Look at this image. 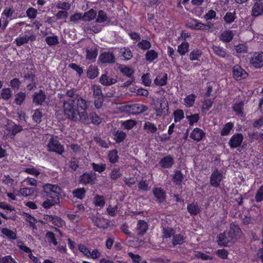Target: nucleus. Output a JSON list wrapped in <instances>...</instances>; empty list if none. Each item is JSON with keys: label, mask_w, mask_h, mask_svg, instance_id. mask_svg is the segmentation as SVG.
I'll list each match as a JSON object with an SVG mask.
<instances>
[{"label": "nucleus", "mask_w": 263, "mask_h": 263, "mask_svg": "<svg viewBox=\"0 0 263 263\" xmlns=\"http://www.w3.org/2000/svg\"><path fill=\"white\" fill-rule=\"evenodd\" d=\"M75 100L73 99H68L63 103V111L68 118L73 121H77L78 115L80 120L84 123L89 124V119L86 112L87 105L86 101L79 98L76 100L77 108H74Z\"/></svg>", "instance_id": "nucleus-1"}, {"label": "nucleus", "mask_w": 263, "mask_h": 263, "mask_svg": "<svg viewBox=\"0 0 263 263\" xmlns=\"http://www.w3.org/2000/svg\"><path fill=\"white\" fill-rule=\"evenodd\" d=\"M241 234L240 229L237 225L232 223L228 232H224L217 236L218 244L220 246H227L229 243L237 240Z\"/></svg>", "instance_id": "nucleus-2"}, {"label": "nucleus", "mask_w": 263, "mask_h": 263, "mask_svg": "<svg viewBox=\"0 0 263 263\" xmlns=\"http://www.w3.org/2000/svg\"><path fill=\"white\" fill-rule=\"evenodd\" d=\"M22 130L21 126L16 125L11 121H8L4 130V135L6 138H12Z\"/></svg>", "instance_id": "nucleus-3"}, {"label": "nucleus", "mask_w": 263, "mask_h": 263, "mask_svg": "<svg viewBox=\"0 0 263 263\" xmlns=\"http://www.w3.org/2000/svg\"><path fill=\"white\" fill-rule=\"evenodd\" d=\"M154 109L157 116H164L167 115L168 110L167 103L164 101H157L154 104Z\"/></svg>", "instance_id": "nucleus-4"}, {"label": "nucleus", "mask_w": 263, "mask_h": 263, "mask_svg": "<svg viewBox=\"0 0 263 263\" xmlns=\"http://www.w3.org/2000/svg\"><path fill=\"white\" fill-rule=\"evenodd\" d=\"M48 149L50 152L62 154L64 151L63 146L60 144L59 141L51 138L47 145Z\"/></svg>", "instance_id": "nucleus-5"}, {"label": "nucleus", "mask_w": 263, "mask_h": 263, "mask_svg": "<svg viewBox=\"0 0 263 263\" xmlns=\"http://www.w3.org/2000/svg\"><path fill=\"white\" fill-rule=\"evenodd\" d=\"M43 189L47 196H51V194H54L53 196H59L61 192L60 187L55 184H45L43 186Z\"/></svg>", "instance_id": "nucleus-6"}, {"label": "nucleus", "mask_w": 263, "mask_h": 263, "mask_svg": "<svg viewBox=\"0 0 263 263\" xmlns=\"http://www.w3.org/2000/svg\"><path fill=\"white\" fill-rule=\"evenodd\" d=\"M187 27L192 29L206 30L210 28V26L205 25L196 19H190L186 24Z\"/></svg>", "instance_id": "nucleus-7"}, {"label": "nucleus", "mask_w": 263, "mask_h": 263, "mask_svg": "<svg viewBox=\"0 0 263 263\" xmlns=\"http://www.w3.org/2000/svg\"><path fill=\"white\" fill-rule=\"evenodd\" d=\"M233 76L236 81L246 79L248 74L240 66L237 65L233 68Z\"/></svg>", "instance_id": "nucleus-8"}, {"label": "nucleus", "mask_w": 263, "mask_h": 263, "mask_svg": "<svg viewBox=\"0 0 263 263\" xmlns=\"http://www.w3.org/2000/svg\"><path fill=\"white\" fill-rule=\"evenodd\" d=\"M243 139V137L241 134H235L230 138L228 144L232 148L239 146Z\"/></svg>", "instance_id": "nucleus-9"}, {"label": "nucleus", "mask_w": 263, "mask_h": 263, "mask_svg": "<svg viewBox=\"0 0 263 263\" xmlns=\"http://www.w3.org/2000/svg\"><path fill=\"white\" fill-rule=\"evenodd\" d=\"M222 179L221 174L217 170H215L211 174L210 183L212 186L217 187L219 185Z\"/></svg>", "instance_id": "nucleus-10"}, {"label": "nucleus", "mask_w": 263, "mask_h": 263, "mask_svg": "<svg viewBox=\"0 0 263 263\" xmlns=\"http://www.w3.org/2000/svg\"><path fill=\"white\" fill-rule=\"evenodd\" d=\"M33 101L36 105H43L44 103H47L46 95L42 90L35 92L33 95Z\"/></svg>", "instance_id": "nucleus-11"}, {"label": "nucleus", "mask_w": 263, "mask_h": 263, "mask_svg": "<svg viewBox=\"0 0 263 263\" xmlns=\"http://www.w3.org/2000/svg\"><path fill=\"white\" fill-rule=\"evenodd\" d=\"M96 178L97 175L95 173H84L81 176L80 182L84 184H86L88 183L93 184L95 183Z\"/></svg>", "instance_id": "nucleus-12"}, {"label": "nucleus", "mask_w": 263, "mask_h": 263, "mask_svg": "<svg viewBox=\"0 0 263 263\" xmlns=\"http://www.w3.org/2000/svg\"><path fill=\"white\" fill-rule=\"evenodd\" d=\"M251 64L256 68L263 65V53H255L251 60Z\"/></svg>", "instance_id": "nucleus-13"}, {"label": "nucleus", "mask_w": 263, "mask_h": 263, "mask_svg": "<svg viewBox=\"0 0 263 263\" xmlns=\"http://www.w3.org/2000/svg\"><path fill=\"white\" fill-rule=\"evenodd\" d=\"M205 136V133L201 129L195 128L191 133V139L197 142L200 141Z\"/></svg>", "instance_id": "nucleus-14"}, {"label": "nucleus", "mask_w": 263, "mask_h": 263, "mask_svg": "<svg viewBox=\"0 0 263 263\" xmlns=\"http://www.w3.org/2000/svg\"><path fill=\"white\" fill-rule=\"evenodd\" d=\"M49 198L44 201L42 203V206L45 209H49L50 207L58 204L60 202L59 196H48Z\"/></svg>", "instance_id": "nucleus-15"}, {"label": "nucleus", "mask_w": 263, "mask_h": 263, "mask_svg": "<svg viewBox=\"0 0 263 263\" xmlns=\"http://www.w3.org/2000/svg\"><path fill=\"white\" fill-rule=\"evenodd\" d=\"M44 219L47 221L50 222L59 227H62L64 225V222L57 216L46 215L44 216Z\"/></svg>", "instance_id": "nucleus-16"}, {"label": "nucleus", "mask_w": 263, "mask_h": 263, "mask_svg": "<svg viewBox=\"0 0 263 263\" xmlns=\"http://www.w3.org/2000/svg\"><path fill=\"white\" fill-rule=\"evenodd\" d=\"M100 83L104 85H110L117 82V80L114 78H110L107 74H103L100 79Z\"/></svg>", "instance_id": "nucleus-17"}, {"label": "nucleus", "mask_w": 263, "mask_h": 263, "mask_svg": "<svg viewBox=\"0 0 263 263\" xmlns=\"http://www.w3.org/2000/svg\"><path fill=\"white\" fill-rule=\"evenodd\" d=\"M263 13V3H255L252 9V15L257 17Z\"/></svg>", "instance_id": "nucleus-18"}, {"label": "nucleus", "mask_w": 263, "mask_h": 263, "mask_svg": "<svg viewBox=\"0 0 263 263\" xmlns=\"http://www.w3.org/2000/svg\"><path fill=\"white\" fill-rule=\"evenodd\" d=\"M153 194L157 201L163 202L165 199V193L160 188H156L153 190Z\"/></svg>", "instance_id": "nucleus-19"}, {"label": "nucleus", "mask_w": 263, "mask_h": 263, "mask_svg": "<svg viewBox=\"0 0 263 263\" xmlns=\"http://www.w3.org/2000/svg\"><path fill=\"white\" fill-rule=\"evenodd\" d=\"M174 160L170 156H167L162 159L160 162V165L163 168H169L172 166Z\"/></svg>", "instance_id": "nucleus-20"}, {"label": "nucleus", "mask_w": 263, "mask_h": 263, "mask_svg": "<svg viewBox=\"0 0 263 263\" xmlns=\"http://www.w3.org/2000/svg\"><path fill=\"white\" fill-rule=\"evenodd\" d=\"M130 108V111L135 114L141 113L147 109L146 106L141 104H133L131 105Z\"/></svg>", "instance_id": "nucleus-21"}, {"label": "nucleus", "mask_w": 263, "mask_h": 263, "mask_svg": "<svg viewBox=\"0 0 263 263\" xmlns=\"http://www.w3.org/2000/svg\"><path fill=\"white\" fill-rule=\"evenodd\" d=\"M167 80V75L166 73H161L158 75L154 80V83L158 86L166 85Z\"/></svg>", "instance_id": "nucleus-22"}, {"label": "nucleus", "mask_w": 263, "mask_h": 263, "mask_svg": "<svg viewBox=\"0 0 263 263\" xmlns=\"http://www.w3.org/2000/svg\"><path fill=\"white\" fill-rule=\"evenodd\" d=\"M138 230V234L139 235H144L148 229V226L146 222L143 220L138 221L137 227Z\"/></svg>", "instance_id": "nucleus-23"}, {"label": "nucleus", "mask_w": 263, "mask_h": 263, "mask_svg": "<svg viewBox=\"0 0 263 263\" xmlns=\"http://www.w3.org/2000/svg\"><path fill=\"white\" fill-rule=\"evenodd\" d=\"M234 36L233 31L226 30L223 32L220 36V39L224 42H230Z\"/></svg>", "instance_id": "nucleus-24"}, {"label": "nucleus", "mask_w": 263, "mask_h": 263, "mask_svg": "<svg viewBox=\"0 0 263 263\" xmlns=\"http://www.w3.org/2000/svg\"><path fill=\"white\" fill-rule=\"evenodd\" d=\"M100 60L102 63H112L114 62V57L110 52H104L100 56Z\"/></svg>", "instance_id": "nucleus-25"}, {"label": "nucleus", "mask_w": 263, "mask_h": 263, "mask_svg": "<svg viewBox=\"0 0 263 263\" xmlns=\"http://www.w3.org/2000/svg\"><path fill=\"white\" fill-rule=\"evenodd\" d=\"M21 215L23 216L25 220L29 223L30 227H32L33 229L36 228L35 224L37 221L34 217L25 212L22 213Z\"/></svg>", "instance_id": "nucleus-26"}, {"label": "nucleus", "mask_w": 263, "mask_h": 263, "mask_svg": "<svg viewBox=\"0 0 263 263\" xmlns=\"http://www.w3.org/2000/svg\"><path fill=\"white\" fill-rule=\"evenodd\" d=\"M96 16V11L93 9H90L83 15L82 20L84 21H90L95 18Z\"/></svg>", "instance_id": "nucleus-27"}, {"label": "nucleus", "mask_w": 263, "mask_h": 263, "mask_svg": "<svg viewBox=\"0 0 263 263\" xmlns=\"http://www.w3.org/2000/svg\"><path fill=\"white\" fill-rule=\"evenodd\" d=\"M187 209L191 215H197L200 211V208L197 203L189 204L187 206Z\"/></svg>", "instance_id": "nucleus-28"}, {"label": "nucleus", "mask_w": 263, "mask_h": 263, "mask_svg": "<svg viewBox=\"0 0 263 263\" xmlns=\"http://www.w3.org/2000/svg\"><path fill=\"white\" fill-rule=\"evenodd\" d=\"M196 96L194 94H191L187 96L184 99V105L187 107H192L195 103Z\"/></svg>", "instance_id": "nucleus-29"}, {"label": "nucleus", "mask_w": 263, "mask_h": 263, "mask_svg": "<svg viewBox=\"0 0 263 263\" xmlns=\"http://www.w3.org/2000/svg\"><path fill=\"white\" fill-rule=\"evenodd\" d=\"M158 54L154 50H149L145 54V59L149 62H152L158 58Z\"/></svg>", "instance_id": "nucleus-30"}, {"label": "nucleus", "mask_w": 263, "mask_h": 263, "mask_svg": "<svg viewBox=\"0 0 263 263\" xmlns=\"http://www.w3.org/2000/svg\"><path fill=\"white\" fill-rule=\"evenodd\" d=\"M194 255L195 257L197 258H200L201 259L204 261L212 260L213 259V257L212 255L210 254H206L199 251H195Z\"/></svg>", "instance_id": "nucleus-31"}, {"label": "nucleus", "mask_w": 263, "mask_h": 263, "mask_svg": "<svg viewBox=\"0 0 263 263\" xmlns=\"http://www.w3.org/2000/svg\"><path fill=\"white\" fill-rule=\"evenodd\" d=\"M1 232L4 235L9 239H15L16 238V235L15 233L8 228L2 229Z\"/></svg>", "instance_id": "nucleus-32"}, {"label": "nucleus", "mask_w": 263, "mask_h": 263, "mask_svg": "<svg viewBox=\"0 0 263 263\" xmlns=\"http://www.w3.org/2000/svg\"><path fill=\"white\" fill-rule=\"evenodd\" d=\"M34 193V190L32 188L25 187L22 188L16 194L18 196H28L32 195Z\"/></svg>", "instance_id": "nucleus-33"}, {"label": "nucleus", "mask_w": 263, "mask_h": 263, "mask_svg": "<svg viewBox=\"0 0 263 263\" xmlns=\"http://www.w3.org/2000/svg\"><path fill=\"white\" fill-rule=\"evenodd\" d=\"M97 54L98 52L96 48H91L86 50V59L88 60L94 61Z\"/></svg>", "instance_id": "nucleus-34"}, {"label": "nucleus", "mask_w": 263, "mask_h": 263, "mask_svg": "<svg viewBox=\"0 0 263 263\" xmlns=\"http://www.w3.org/2000/svg\"><path fill=\"white\" fill-rule=\"evenodd\" d=\"M144 129L148 133H155L157 130V127L150 122H146L144 123Z\"/></svg>", "instance_id": "nucleus-35"}, {"label": "nucleus", "mask_w": 263, "mask_h": 263, "mask_svg": "<svg viewBox=\"0 0 263 263\" xmlns=\"http://www.w3.org/2000/svg\"><path fill=\"white\" fill-rule=\"evenodd\" d=\"M126 137V134L122 131L117 130L114 134V139L117 142H122Z\"/></svg>", "instance_id": "nucleus-36"}, {"label": "nucleus", "mask_w": 263, "mask_h": 263, "mask_svg": "<svg viewBox=\"0 0 263 263\" xmlns=\"http://www.w3.org/2000/svg\"><path fill=\"white\" fill-rule=\"evenodd\" d=\"M93 203L97 206H103L105 203L104 197L100 195L96 196L93 198Z\"/></svg>", "instance_id": "nucleus-37"}, {"label": "nucleus", "mask_w": 263, "mask_h": 263, "mask_svg": "<svg viewBox=\"0 0 263 263\" xmlns=\"http://www.w3.org/2000/svg\"><path fill=\"white\" fill-rule=\"evenodd\" d=\"M102 255V251L98 249H94L92 251H90L89 257L88 258H91L93 260H96L100 258Z\"/></svg>", "instance_id": "nucleus-38"}, {"label": "nucleus", "mask_w": 263, "mask_h": 263, "mask_svg": "<svg viewBox=\"0 0 263 263\" xmlns=\"http://www.w3.org/2000/svg\"><path fill=\"white\" fill-rule=\"evenodd\" d=\"M212 49H213L214 53L216 55H217L221 58H224L227 54L226 51L222 47L217 46H213L212 47Z\"/></svg>", "instance_id": "nucleus-39"}, {"label": "nucleus", "mask_w": 263, "mask_h": 263, "mask_svg": "<svg viewBox=\"0 0 263 263\" xmlns=\"http://www.w3.org/2000/svg\"><path fill=\"white\" fill-rule=\"evenodd\" d=\"M78 248L79 251L82 253L87 258L89 257L90 250L85 245L83 244H79L78 245Z\"/></svg>", "instance_id": "nucleus-40"}, {"label": "nucleus", "mask_w": 263, "mask_h": 263, "mask_svg": "<svg viewBox=\"0 0 263 263\" xmlns=\"http://www.w3.org/2000/svg\"><path fill=\"white\" fill-rule=\"evenodd\" d=\"M91 165L95 171L100 173L104 172L105 170L106 167V164L104 163L97 164L95 163H92Z\"/></svg>", "instance_id": "nucleus-41"}, {"label": "nucleus", "mask_w": 263, "mask_h": 263, "mask_svg": "<svg viewBox=\"0 0 263 263\" xmlns=\"http://www.w3.org/2000/svg\"><path fill=\"white\" fill-rule=\"evenodd\" d=\"M90 120L89 123H92L93 124L98 125L102 122V119L99 117L96 113L92 112L90 115ZM89 119H90L89 118Z\"/></svg>", "instance_id": "nucleus-42"}, {"label": "nucleus", "mask_w": 263, "mask_h": 263, "mask_svg": "<svg viewBox=\"0 0 263 263\" xmlns=\"http://www.w3.org/2000/svg\"><path fill=\"white\" fill-rule=\"evenodd\" d=\"M189 45L187 42H183L178 47V52L181 55L185 54L189 50Z\"/></svg>", "instance_id": "nucleus-43"}, {"label": "nucleus", "mask_w": 263, "mask_h": 263, "mask_svg": "<svg viewBox=\"0 0 263 263\" xmlns=\"http://www.w3.org/2000/svg\"><path fill=\"white\" fill-rule=\"evenodd\" d=\"M12 95L10 88H4L1 91V97L4 100H7L11 98Z\"/></svg>", "instance_id": "nucleus-44"}, {"label": "nucleus", "mask_w": 263, "mask_h": 263, "mask_svg": "<svg viewBox=\"0 0 263 263\" xmlns=\"http://www.w3.org/2000/svg\"><path fill=\"white\" fill-rule=\"evenodd\" d=\"M234 125L232 123L229 122L227 123L223 127V129L221 131V136H226L228 135L232 128L233 127Z\"/></svg>", "instance_id": "nucleus-45"}, {"label": "nucleus", "mask_w": 263, "mask_h": 263, "mask_svg": "<svg viewBox=\"0 0 263 263\" xmlns=\"http://www.w3.org/2000/svg\"><path fill=\"white\" fill-rule=\"evenodd\" d=\"M243 104L242 102H239L235 104L233 106V110L235 111L236 114L240 116H243Z\"/></svg>", "instance_id": "nucleus-46"}, {"label": "nucleus", "mask_w": 263, "mask_h": 263, "mask_svg": "<svg viewBox=\"0 0 263 263\" xmlns=\"http://www.w3.org/2000/svg\"><path fill=\"white\" fill-rule=\"evenodd\" d=\"M120 70L123 74L128 77H131L134 73V70L132 68L125 65L121 66Z\"/></svg>", "instance_id": "nucleus-47"}, {"label": "nucleus", "mask_w": 263, "mask_h": 263, "mask_svg": "<svg viewBox=\"0 0 263 263\" xmlns=\"http://www.w3.org/2000/svg\"><path fill=\"white\" fill-rule=\"evenodd\" d=\"M174 121L175 122H179L184 117V112L182 110H181V109L176 110L174 112Z\"/></svg>", "instance_id": "nucleus-48"}, {"label": "nucleus", "mask_w": 263, "mask_h": 263, "mask_svg": "<svg viewBox=\"0 0 263 263\" xmlns=\"http://www.w3.org/2000/svg\"><path fill=\"white\" fill-rule=\"evenodd\" d=\"M85 192L84 188H80L73 191V194L75 197L82 199L84 197Z\"/></svg>", "instance_id": "nucleus-49"}, {"label": "nucleus", "mask_w": 263, "mask_h": 263, "mask_svg": "<svg viewBox=\"0 0 263 263\" xmlns=\"http://www.w3.org/2000/svg\"><path fill=\"white\" fill-rule=\"evenodd\" d=\"M255 200L257 202L263 201V184L257 191L255 196Z\"/></svg>", "instance_id": "nucleus-50"}, {"label": "nucleus", "mask_w": 263, "mask_h": 263, "mask_svg": "<svg viewBox=\"0 0 263 263\" xmlns=\"http://www.w3.org/2000/svg\"><path fill=\"white\" fill-rule=\"evenodd\" d=\"M23 171L28 174L37 177L40 174V172L34 167H30L24 168Z\"/></svg>", "instance_id": "nucleus-51"}, {"label": "nucleus", "mask_w": 263, "mask_h": 263, "mask_svg": "<svg viewBox=\"0 0 263 263\" xmlns=\"http://www.w3.org/2000/svg\"><path fill=\"white\" fill-rule=\"evenodd\" d=\"M236 18L235 12H227L224 16V20L227 23H231L235 20Z\"/></svg>", "instance_id": "nucleus-52"}, {"label": "nucleus", "mask_w": 263, "mask_h": 263, "mask_svg": "<svg viewBox=\"0 0 263 263\" xmlns=\"http://www.w3.org/2000/svg\"><path fill=\"white\" fill-rule=\"evenodd\" d=\"M98 74L97 68L93 66L89 67L87 71V76L90 79H94Z\"/></svg>", "instance_id": "nucleus-53"}, {"label": "nucleus", "mask_w": 263, "mask_h": 263, "mask_svg": "<svg viewBox=\"0 0 263 263\" xmlns=\"http://www.w3.org/2000/svg\"><path fill=\"white\" fill-rule=\"evenodd\" d=\"M122 175V173L121 170L119 168H114L110 174V178L113 180H116L119 177H120Z\"/></svg>", "instance_id": "nucleus-54"}, {"label": "nucleus", "mask_w": 263, "mask_h": 263, "mask_svg": "<svg viewBox=\"0 0 263 263\" xmlns=\"http://www.w3.org/2000/svg\"><path fill=\"white\" fill-rule=\"evenodd\" d=\"M108 159L109 161L114 163L116 162L118 159V156L117 155V152L116 150L111 151L108 154Z\"/></svg>", "instance_id": "nucleus-55"}, {"label": "nucleus", "mask_w": 263, "mask_h": 263, "mask_svg": "<svg viewBox=\"0 0 263 263\" xmlns=\"http://www.w3.org/2000/svg\"><path fill=\"white\" fill-rule=\"evenodd\" d=\"M3 181L5 184L10 186L16 185L17 183V181L11 178L8 175L4 176Z\"/></svg>", "instance_id": "nucleus-56"}, {"label": "nucleus", "mask_w": 263, "mask_h": 263, "mask_svg": "<svg viewBox=\"0 0 263 263\" xmlns=\"http://www.w3.org/2000/svg\"><path fill=\"white\" fill-rule=\"evenodd\" d=\"M201 55V51L199 50H194L190 54V59L192 61L198 60Z\"/></svg>", "instance_id": "nucleus-57"}, {"label": "nucleus", "mask_w": 263, "mask_h": 263, "mask_svg": "<svg viewBox=\"0 0 263 263\" xmlns=\"http://www.w3.org/2000/svg\"><path fill=\"white\" fill-rule=\"evenodd\" d=\"M46 237L49 243H52L54 246L58 245V242L55 238V236L53 233L51 232H48L46 234Z\"/></svg>", "instance_id": "nucleus-58"}, {"label": "nucleus", "mask_w": 263, "mask_h": 263, "mask_svg": "<svg viewBox=\"0 0 263 263\" xmlns=\"http://www.w3.org/2000/svg\"><path fill=\"white\" fill-rule=\"evenodd\" d=\"M235 50L238 53H244L247 52V46L244 44H241L234 47Z\"/></svg>", "instance_id": "nucleus-59"}, {"label": "nucleus", "mask_w": 263, "mask_h": 263, "mask_svg": "<svg viewBox=\"0 0 263 263\" xmlns=\"http://www.w3.org/2000/svg\"><path fill=\"white\" fill-rule=\"evenodd\" d=\"M136 121L133 120H128L122 123L124 128L126 129H130L136 125Z\"/></svg>", "instance_id": "nucleus-60"}, {"label": "nucleus", "mask_w": 263, "mask_h": 263, "mask_svg": "<svg viewBox=\"0 0 263 263\" xmlns=\"http://www.w3.org/2000/svg\"><path fill=\"white\" fill-rule=\"evenodd\" d=\"M29 41V37L26 36H19L15 39L16 44L17 46H21L27 43Z\"/></svg>", "instance_id": "nucleus-61"}, {"label": "nucleus", "mask_w": 263, "mask_h": 263, "mask_svg": "<svg viewBox=\"0 0 263 263\" xmlns=\"http://www.w3.org/2000/svg\"><path fill=\"white\" fill-rule=\"evenodd\" d=\"M42 114L39 109H36L32 116V119L36 123H40L41 121Z\"/></svg>", "instance_id": "nucleus-62"}, {"label": "nucleus", "mask_w": 263, "mask_h": 263, "mask_svg": "<svg viewBox=\"0 0 263 263\" xmlns=\"http://www.w3.org/2000/svg\"><path fill=\"white\" fill-rule=\"evenodd\" d=\"M186 118L189 121L190 125H193L195 123H196L199 120V116L198 114H195L187 116Z\"/></svg>", "instance_id": "nucleus-63"}, {"label": "nucleus", "mask_w": 263, "mask_h": 263, "mask_svg": "<svg viewBox=\"0 0 263 263\" xmlns=\"http://www.w3.org/2000/svg\"><path fill=\"white\" fill-rule=\"evenodd\" d=\"M46 41L49 45H54L58 43V39L57 36H49L46 38Z\"/></svg>", "instance_id": "nucleus-64"}]
</instances>
